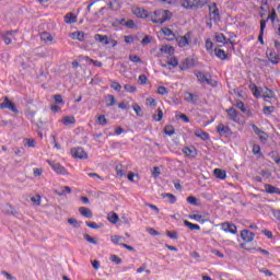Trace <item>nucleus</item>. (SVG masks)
Returning <instances> with one entry per match:
<instances>
[{"label":"nucleus","instance_id":"09e8293b","mask_svg":"<svg viewBox=\"0 0 280 280\" xmlns=\"http://www.w3.org/2000/svg\"><path fill=\"white\" fill-rule=\"evenodd\" d=\"M153 119H154L155 121H161V119H163V109L158 108V115H156V114L153 115Z\"/></svg>","mask_w":280,"mask_h":280},{"label":"nucleus","instance_id":"412c9836","mask_svg":"<svg viewBox=\"0 0 280 280\" xmlns=\"http://www.w3.org/2000/svg\"><path fill=\"white\" fill-rule=\"evenodd\" d=\"M160 51L162 54H168V56H174V47L173 46H170V45H164L160 48Z\"/></svg>","mask_w":280,"mask_h":280},{"label":"nucleus","instance_id":"de8ad7c7","mask_svg":"<svg viewBox=\"0 0 280 280\" xmlns=\"http://www.w3.org/2000/svg\"><path fill=\"white\" fill-rule=\"evenodd\" d=\"M185 100L186 102H191L192 104H196V100H194V94L190 92L185 93Z\"/></svg>","mask_w":280,"mask_h":280},{"label":"nucleus","instance_id":"a18cd8bd","mask_svg":"<svg viewBox=\"0 0 280 280\" xmlns=\"http://www.w3.org/2000/svg\"><path fill=\"white\" fill-rule=\"evenodd\" d=\"M84 240L86 241V242H89L90 244H97V238H95V237H92L91 235H89V234H84Z\"/></svg>","mask_w":280,"mask_h":280},{"label":"nucleus","instance_id":"72a5a7b5","mask_svg":"<svg viewBox=\"0 0 280 280\" xmlns=\"http://www.w3.org/2000/svg\"><path fill=\"white\" fill-rule=\"evenodd\" d=\"M116 174L117 176H120V178L126 176V171H124V165L121 164L116 165Z\"/></svg>","mask_w":280,"mask_h":280},{"label":"nucleus","instance_id":"b1692460","mask_svg":"<svg viewBox=\"0 0 280 280\" xmlns=\"http://www.w3.org/2000/svg\"><path fill=\"white\" fill-rule=\"evenodd\" d=\"M195 136L198 137L199 139H202V141L209 140V135L202 129H197L195 131Z\"/></svg>","mask_w":280,"mask_h":280},{"label":"nucleus","instance_id":"6e6552de","mask_svg":"<svg viewBox=\"0 0 280 280\" xmlns=\"http://www.w3.org/2000/svg\"><path fill=\"white\" fill-rule=\"evenodd\" d=\"M221 228L225 233H232V235H235L237 233V226L230 222H224L221 224Z\"/></svg>","mask_w":280,"mask_h":280},{"label":"nucleus","instance_id":"f03ea898","mask_svg":"<svg viewBox=\"0 0 280 280\" xmlns=\"http://www.w3.org/2000/svg\"><path fill=\"white\" fill-rule=\"evenodd\" d=\"M195 75L200 84H209L210 86H218V81L213 80L211 73H202L201 71H195Z\"/></svg>","mask_w":280,"mask_h":280},{"label":"nucleus","instance_id":"aec40b11","mask_svg":"<svg viewBox=\"0 0 280 280\" xmlns=\"http://www.w3.org/2000/svg\"><path fill=\"white\" fill-rule=\"evenodd\" d=\"M10 34H12V32L0 31V38L4 40L5 45H10L12 43V39L8 37Z\"/></svg>","mask_w":280,"mask_h":280},{"label":"nucleus","instance_id":"7ed1b4c3","mask_svg":"<svg viewBox=\"0 0 280 280\" xmlns=\"http://www.w3.org/2000/svg\"><path fill=\"white\" fill-rule=\"evenodd\" d=\"M207 5V0H185L183 2V8L186 10H198V8H205Z\"/></svg>","mask_w":280,"mask_h":280},{"label":"nucleus","instance_id":"5fc2aeb1","mask_svg":"<svg viewBox=\"0 0 280 280\" xmlns=\"http://www.w3.org/2000/svg\"><path fill=\"white\" fill-rule=\"evenodd\" d=\"M118 25H126V19H116L114 22H113V26L114 27H118Z\"/></svg>","mask_w":280,"mask_h":280},{"label":"nucleus","instance_id":"9b49d317","mask_svg":"<svg viewBox=\"0 0 280 280\" xmlns=\"http://www.w3.org/2000/svg\"><path fill=\"white\" fill-rule=\"evenodd\" d=\"M241 237L244 240V242H253L255 240V233L248 230H243L241 232Z\"/></svg>","mask_w":280,"mask_h":280},{"label":"nucleus","instance_id":"f704fd0d","mask_svg":"<svg viewBox=\"0 0 280 280\" xmlns=\"http://www.w3.org/2000/svg\"><path fill=\"white\" fill-rule=\"evenodd\" d=\"M129 60L131 62H136L139 65H143V60L141 59V57L137 56V55H129Z\"/></svg>","mask_w":280,"mask_h":280},{"label":"nucleus","instance_id":"1a4fd4ad","mask_svg":"<svg viewBox=\"0 0 280 280\" xmlns=\"http://www.w3.org/2000/svg\"><path fill=\"white\" fill-rule=\"evenodd\" d=\"M133 14L138 19H150V15H151V13H148V10H145L143 8H136V9H133Z\"/></svg>","mask_w":280,"mask_h":280},{"label":"nucleus","instance_id":"f257e3e1","mask_svg":"<svg viewBox=\"0 0 280 280\" xmlns=\"http://www.w3.org/2000/svg\"><path fill=\"white\" fill-rule=\"evenodd\" d=\"M170 19H172V12L167 10H158L150 15V21L152 23H160L161 25L166 21H170Z\"/></svg>","mask_w":280,"mask_h":280},{"label":"nucleus","instance_id":"338daca9","mask_svg":"<svg viewBox=\"0 0 280 280\" xmlns=\"http://www.w3.org/2000/svg\"><path fill=\"white\" fill-rule=\"evenodd\" d=\"M271 213H272L273 218H276V220H278L280 222V210L272 209Z\"/></svg>","mask_w":280,"mask_h":280},{"label":"nucleus","instance_id":"37998d69","mask_svg":"<svg viewBox=\"0 0 280 280\" xmlns=\"http://www.w3.org/2000/svg\"><path fill=\"white\" fill-rule=\"evenodd\" d=\"M124 89H125V91H127V93H137V86H133L130 84H125Z\"/></svg>","mask_w":280,"mask_h":280},{"label":"nucleus","instance_id":"e2e57ef3","mask_svg":"<svg viewBox=\"0 0 280 280\" xmlns=\"http://www.w3.org/2000/svg\"><path fill=\"white\" fill-rule=\"evenodd\" d=\"M112 89H114V91H121V84H119V82H116V81H114V82H112Z\"/></svg>","mask_w":280,"mask_h":280},{"label":"nucleus","instance_id":"c9c22d12","mask_svg":"<svg viewBox=\"0 0 280 280\" xmlns=\"http://www.w3.org/2000/svg\"><path fill=\"white\" fill-rule=\"evenodd\" d=\"M132 108L138 117H143V109H141L139 104H133Z\"/></svg>","mask_w":280,"mask_h":280},{"label":"nucleus","instance_id":"69168bd1","mask_svg":"<svg viewBox=\"0 0 280 280\" xmlns=\"http://www.w3.org/2000/svg\"><path fill=\"white\" fill-rule=\"evenodd\" d=\"M110 259H112V261H114V264H117V266H119V264H121V258H119V256H117V255H112Z\"/></svg>","mask_w":280,"mask_h":280},{"label":"nucleus","instance_id":"680f3d73","mask_svg":"<svg viewBox=\"0 0 280 280\" xmlns=\"http://www.w3.org/2000/svg\"><path fill=\"white\" fill-rule=\"evenodd\" d=\"M33 205L40 206V195L31 198Z\"/></svg>","mask_w":280,"mask_h":280},{"label":"nucleus","instance_id":"3c124183","mask_svg":"<svg viewBox=\"0 0 280 280\" xmlns=\"http://www.w3.org/2000/svg\"><path fill=\"white\" fill-rule=\"evenodd\" d=\"M166 235L167 237H170L171 240H178V232L176 231H166Z\"/></svg>","mask_w":280,"mask_h":280},{"label":"nucleus","instance_id":"49530a36","mask_svg":"<svg viewBox=\"0 0 280 280\" xmlns=\"http://www.w3.org/2000/svg\"><path fill=\"white\" fill-rule=\"evenodd\" d=\"M156 93L159 95H167L170 93V91H167V88L161 85V86L158 88Z\"/></svg>","mask_w":280,"mask_h":280},{"label":"nucleus","instance_id":"4468645a","mask_svg":"<svg viewBox=\"0 0 280 280\" xmlns=\"http://www.w3.org/2000/svg\"><path fill=\"white\" fill-rule=\"evenodd\" d=\"M226 113L231 121H237V117H240V112H237L234 107H231L226 109Z\"/></svg>","mask_w":280,"mask_h":280},{"label":"nucleus","instance_id":"39448f33","mask_svg":"<svg viewBox=\"0 0 280 280\" xmlns=\"http://www.w3.org/2000/svg\"><path fill=\"white\" fill-rule=\"evenodd\" d=\"M192 67H196V59L188 57L180 63L179 69L187 71V69H191Z\"/></svg>","mask_w":280,"mask_h":280},{"label":"nucleus","instance_id":"e433bc0d","mask_svg":"<svg viewBox=\"0 0 280 280\" xmlns=\"http://www.w3.org/2000/svg\"><path fill=\"white\" fill-rule=\"evenodd\" d=\"M24 145L27 148H36V140L34 139H24Z\"/></svg>","mask_w":280,"mask_h":280},{"label":"nucleus","instance_id":"7c9ffc66","mask_svg":"<svg viewBox=\"0 0 280 280\" xmlns=\"http://www.w3.org/2000/svg\"><path fill=\"white\" fill-rule=\"evenodd\" d=\"M268 58L272 65H279V55L275 52H269Z\"/></svg>","mask_w":280,"mask_h":280},{"label":"nucleus","instance_id":"6e6d98bb","mask_svg":"<svg viewBox=\"0 0 280 280\" xmlns=\"http://www.w3.org/2000/svg\"><path fill=\"white\" fill-rule=\"evenodd\" d=\"M162 196H163V198H170L171 205H174V202H176V196H174V195H172V194H170V192L164 194V195H162Z\"/></svg>","mask_w":280,"mask_h":280},{"label":"nucleus","instance_id":"20e7f679","mask_svg":"<svg viewBox=\"0 0 280 280\" xmlns=\"http://www.w3.org/2000/svg\"><path fill=\"white\" fill-rule=\"evenodd\" d=\"M4 108H8L9 110H12V113H15V115H19V109L16 108V104L10 101L8 96H5L3 102L0 104V109L4 110Z\"/></svg>","mask_w":280,"mask_h":280},{"label":"nucleus","instance_id":"0e129e2a","mask_svg":"<svg viewBox=\"0 0 280 280\" xmlns=\"http://www.w3.org/2000/svg\"><path fill=\"white\" fill-rule=\"evenodd\" d=\"M54 100L56 104H65V101L62 100V95L60 94L55 95Z\"/></svg>","mask_w":280,"mask_h":280},{"label":"nucleus","instance_id":"58836bf2","mask_svg":"<svg viewBox=\"0 0 280 280\" xmlns=\"http://www.w3.org/2000/svg\"><path fill=\"white\" fill-rule=\"evenodd\" d=\"M264 97H267L268 100H272L275 97V92L268 88H266V91L264 92Z\"/></svg>","mask_w":280,"mask_h":280},{"label":"nucleus","instance_id":"bf43d9fd","mask_svg":"<svg viewBox=\"0 0 280 280\" xmlns=\"http://www.w3.org/2000/svg\"><path fill=\"white\" fill-rule=\"evenodd\" d=\"M97 120L101 126H106V124H108V120L106 119V116H104V115L98 116Z\"/></svg>","mask_w":280,"mask_h":280},{"label":"nucleus","instance_id":"5701e85b","mask_svg":"<svg viewBox=\"0 0 280 280\" xmlns=\"http://www.w3.org/2000/svg\"><path fill=\"white\" fill-rule=\"evenodd\" d=\"M265 191L267 194H278V195L280 194V189L277 188L276 186L270 185V184L265 185Z\"/></svg>","mask_w":280,"mask_h":280},{"label":"nucleus","instance_id":"f8f14e48","mask_svg":"<svg viewBox=\"0 0 280 280\" xmlns=\"http://www.w3.org/2000/svg\"><path fill=\"white\" fill-rule=\"evenodd\" d=\"M49 165H51V167H52L54 172H56V174H62V175L68 174L67 168H65V166H62L60 163L49 162Z\"/></svg>","mask_w":280,"mask_h":280},{"label":"nucleus","instance_id":"4be33fe9","mask_svg":"<svg viewBox=\"0 0 280 280\" xmlns=\"http://www.w3.org/2000/svg\"><path fill=\"white\" fill-rule=\"evenodd\" d=\"M65 22L68 24V25H71L73 23H77L78 21V18L73 14V13H68L65 15Z\"/></svg>","mask_w":280,"mask_h":280},{"label":"nucleus","instance_id":"2eb2a0df","mask_svg":"<svg viewBox=\"0 0 280 280\" xmlns=\"http://www.w3.org/2000/svg\"><path fill=\"white\" fill-rule=\"evenodd\" d=\"M214 40H217V43H223L224 45H229V43L233 44V42L231 39H226V36H224L222 33H217Z\"/></svg>","mask_w":280,"mask_h":280},{"label":"nucleus","instance_id":"dca6fc26","mask_svg":"<svg viewBox=\"0 0 280 280\" xmlns=\"http://www.w3.org/2000/svg\"><path fill=\"white\" fill-rule=\"evenodd\" d=\"M94 40L97 43H102V45H109L110 40H108V37L106 35L95 34Z\"/></svg>","mask_w":280,"mask_h":280},{"label":"nucleus","instance_id":"ea45409f","mask_svg":"<svg viewBox=\"0 0 280 280\" xmlns=\"http://www.w3.org/2000/svg\"><path fill=\"white\" fill-rule=\"evenodd\" d=\"M252 93H253L254 97H257V98L261 97V93L259 92V88L255 84H253V86H252Z\"/></svg>","mask_w":280,"mask_h":280},{"label":"nucleus","instance_id":"c85d7f7f","mask_svg":"<svg viewBox=\"0 0 280 280\" xmlns=\"http://www.w3.org/2000/svg\"><path fill=\"white\" fill-rule=\"evenodd\" d=\"M184 224L189 229L190 231H200V225L194 224L187 220L184 221Z\"/></svg>","mask_w":280,"mask_h":280},{"label":"nucleus","instance_id":"79ce46f5","mask_svg":"<svg viewBox=\"0 0 280 280\" xmlns=\"http://www.w3.org/2000/svg\"><path fill=\"white\" fill-rule=\"evenodd\" d=\"M68 223H70L74 229H80V222H78V219L75 218L68 219Z\"/></svg>","mask_w":280,"mask_h":280},{"label":"nucleus","instance_id":"f3484780","mask_svg":"<svg viewBox=\"0 0 280 280\" xmlns=\"http://www.w3.org/2000/svg\"><path fill=\"white\" fill-rule=\"evenodd\" d=\"M79 213L83 215V218H89V219L93 218V211H91V209L86 207H80Z\"/></svg>","mask_w":280,"mask_h":280},{"label":"nucleus","instance_id":"0eeeda50","mask_svg":"<svg viewBox=\"0 0 280 280\" xmlns=\"http://www.w3.org/2000/svg\"><path fill=\"white\" fill-rule=\"evenodd\" d=\"M217 132L220 137H231V128L229 126H224V124L218 125Z\"/></svg>","mask_w":280,"mask_h":280},{"label":"nucleus","instance_id":"2f4dec72","mask_svg":"<svg viewBox=\"0 0 280 280\" xmlns=\"http://www.w3.org/2000/svg\"><path fill=\"white\" fill-rule=\"evenodd\" d=\"M269 156L272 159V161H275V163H277V165H279L280 163V155H279V152L277 151H271L269 153Z\"/></svg>","mask_w":280,"mask_h":280},{"label":"nucleus","instance_id":"9d476101","mask_svg":"<svg viewBox=\"0 0 280 280\" xmlns=\"http://www.w3.org/2000/svg\"><path fill=\"white\" fill-rule=\"evenodd\" d=\"M209 12L213 15V21H220V10L218 9V4L215 2L209 7Z\"/></svg>","mask_w":280,"mask_h":280},{"label":"nucleus","instance_id":"774afa93","mask_svg":"<svg viewBox=\"0 0 280 280\" xmlns=\"http://www.w3.org/2000/svg\"><path fill=\"white\" fill-rule=\"evenodd\" d=\"M147 104H148V106L155 107L156 106V101L154 98H152V97H148L147 98Z\"/></svg>","mask_w":280,"mask_h":280},{"label":"nucleus","instance_id":"bb28decb","mask_svg":"<svg viewBox=\"0 0 280 280\" xmlns=\"http://www.w3.org/2000/svg\"><path fill=\"white\" fill-rule=\"evenodd\" d=\"M40 40H44V43H52L54 36L47 32H43L40 33Z\"/></svg>","mask_w":280,"mask_h":280},{"label":"nucleus","instance_id":"4c0bfd02","mask_svg":"<svg viewBox=\"0 0 280 280\" xmlns=\"http://www.w3.org/2000/svg\"><path fill=\"white\" fill-rule=\"evenodd\" d=\"M83 58H84V60H86V62H91L92 65H94V67H102V62L101 61L93 60L89 56H85Z\"/></svg>","mask_w":280,"mask_h":280},{"label":"nucleus","instance_id":"ddd939ff","mask_svg":"<svg viewBox=\"0 0 280 280\" xmlns=\"http://www.w3.org/2000/svg\"><path fill=\"white\" fill-rule=\"evenodd\" d=\"M184 154L186 156H190V159H196L198 155V151L196 150V147H186L183 149Z\"/></svg>","mask_w":280,"mask_h":280},{"label":"nucleus","instance_id":"603ef678","mask_svg":"<svg viewBox=\"0 0 280 280\" xmlns=\"http://www.w3.org/2000/svg\"><path fill=\"white\" fill-rule=\"evenodd\" d=\"M252 128L255 132V135H257L258 137H261V135H265L266 131L259 129V127H257V125H252Z\"/></svg>","mask_w":280,"mask_h":280},{"label":"nucleus","instance_id":"cd10ccee","mask_svg":"<svg viewBox=\"0 0 280 280\" xmlns=\"http://www.w3.org/2000/svg\"><path fill=\"white\" fill-rule=\"evenodd\" d=\"M107 220L109 222H112V224H117L119 222V215L115 212H110L108 215H107Z\"/></svg>","mask_w":280,"mask_h":280},{"label":"nucleus","instance_id":"4d7b16f0","mask_svg":"<svg viewBox=\"0 0 280 280\" xmlns=\"http://www.w3.org/2000/svg\"><path fill=\"white\" fill-rule=\"evenodd\" d=\"M167 65H170L171 67H176L178 65V58L171 57L167 61Z\"/></svg>","mask_w":280,"mask_h":280},{"label":"nucleus","instance_id":"6ab92c4d","mask_svg":"<svg viewBox=\"0 0 280 280\" xmlns=\"http://www.w3.org/2000/svg\"><path fill=\"white\" fill-rule=\"evenodd\" d=\"M213 174H214L215 178H219L220 180H224L226 178V171H224L222 168H215L213 171Z\"/></svg>","mask_w":280,"mask_h":280},{"label":"nucleus","instance_id":"a211bd4d","mask_svg":"<svg viewBox=\"0 0 280 280\" xmlns=\"http://www.w3.org/2000/svg\"><path fill=\"white\" fill-rule=\"evenodd\" d=\"M177 43L180 47H187L189 45V33L177 38Z\"/></svg>","mask_w":280,"mask_h":280},{"label":"nucleus","instance_id":"864d4df0","mask_svg":"<svg viewBox=\"0 0 280 280\" xmlns=\"http://www.w3.org/2000/svg\"><path fill=\"white\" fill-rule=\"evenodd\" d=\"M187 202H189V205H194L195 207H198V198L194 196L187 197Z\"/></svg>","mask_w":280,"mask_h":280},{"label":"nucleus","instance_id":"423d86ee","mask_svg":"<svg viewBox=\"0 0 280 280\" xmlns=\"http://www.w3.org/2000/svg\"><path fill=\"white\" fill-rule=\"evenodd\" d=\"M71 154L74 159H89V154L82 148L71 149Z\"/></svg>","mask_w":280,"mask_h":280},{"label":"nucleus","instance_id":"c03bdc74","mask_svg":"<svg viewBox=\"0 0 280 280\" xmlns=\"http://www.w3.org/2000/svg\"><path fill=\"white\" fill-rule=\"evenodd\" d=\"M262 113L265 115H272V113H275V106H265Z\"/></svg>","mask_w":280,"mask_h":280},{"label":"nucleus","instance_id":"473e14b6","mask_svg":"<svg viewBox=\"0 0 280 280\" xmlns=\"http://www.w3.org/2000/svg\"><path fill=\"white\" fill-rule=\"evenodd\" d=\"M164 132L168 136L172 137V135H174L176 132V130L174 129V126L172 125H167L164 127Z\"/></svg>","mask_w":280,"mask_h":280},{"label":"nucleus","instance_id":"052dcab7","mask_svg":"<svg viewBox=\"0 0 280 280\" xmlns=\"http://www.w3.org/2000/svg\"><path fill=\"white\" fill-rule=\"evenodd\" d=\"M162 33L164 34V36H173L174 37V32L168 27L162 28Z\"/></svg>","mask_w":280,"mask_h":280},{"label":"nucleus","instance_id":"13d9d810","mask_svg":"<svg viewBox=\"0 0 280 280\" xmlns=\"http://www.w3.org/2000/svg\"><path fill=\"white\" fill-rule=\"evenodd\" d=\"M276 19H277V11L275 9H272L270 15L267 16V20L271 21V23H275Z\"/></svg>","mask_w":280,"mask_h":280},{"label":"nucleus","instance_id":"a19ab883","mask_svg":"<svg viewBox=\"0 0 280 280\" xmlns=\"http://www.w3.org/2000/svg\"><path fill=\"white\" fill-rule=\"evenodd\" d=\"M176 119H182L183 121H185V124H189V117H187L185 114L182 113H177L175 115Z\"/></svg>","mask_w":280,"mask_h":280},{"label":"nucleus","instance_id":"c756f323","mask_svg":"<svg viewBox=\"0 0 280 280\" xmlns=\"http://www.w3.org/2000/svg\"><path fill=\"white\" fill-rule=\"evenodd\" d=\"M63 126H70V124H75V117L73 116H66L62 118Z\"/></svg>","mask_w":280,"mask_h":280},{"label":"nucleus","instance_id":"8fccbe9b","mask_svg":"<svg viewBox=\"0 0 280 280\" xmlns=\"http://www.w3.org/2000/svg\"><path fill=\"white\" fill-rule=\"evenodd\" d=\"M138 84H148V77L145 74H140L138 78Z\"/></svg>","mask_w":280,"mask_h":280},{"label":"nucleus","instance_id":"a878e982","mask_svg":"<svg viewBox=\"0 0 280 280\" xmlns=\"http://www.w3.org/2000/svg\"><path fill=\"white\" fill-rule=\"evenodd\" d=\"M71 38L73 40H80V43L84 42V32L77 31L71 34Z\"/></svg>","mask_w":280,"mask_h":280},{"label":"nucleus","instance_id":"393cba45","mask_svg":"<svg viewBox=\"0 0 280 280\" xmlns=\"http://www.w3.org/2000/svg\"><path fill=\"white\" fill-rule=\"evenodd\" d=\"M214 54H215L217 58H220V60H226V58H229V55H226V51H224L220 48H215Z\"/></svg>","mask_w":280,"mask_h":280}]
</instances>
